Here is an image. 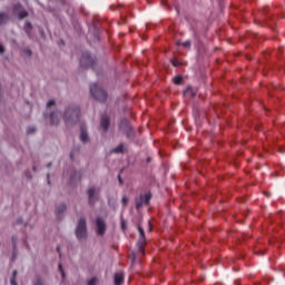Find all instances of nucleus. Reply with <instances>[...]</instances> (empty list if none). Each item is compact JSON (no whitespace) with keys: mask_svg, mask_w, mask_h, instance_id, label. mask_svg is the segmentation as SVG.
<instances>
[{"mask_svg":"<svg viewBox=\"0 0 285 285\" xmlns=\"http://www.w3.org/2000/svg\"><path fill=\"white\" fill-rule=\"evenodd\" d=\"M30 130H31V132H35V129H29L28 132H30Z\"/></svg>","mask_w":285,"mask_h":285,"instance_id":"nucleus-31","label":"nucleus"},{"mask_svg":"<svg viewBox=\"0 0 285 285\" xmlns=\"http://www.w3.org/2000/svg\"><path fill=\"white\" fill-rule=\"evenodd\" d=\"M90 92L94 99H96V101L104 102L106 101V99H108V94H106L104 89L99 87L97 83L91 85Z\"/></svg>","mask_w":285,"mask_h":285,"instance_id":"nucleus-2","label":"nucleus"},{"mask_svg":"<svg viewBox=\"0 0 285 285\" xmlns=\"http://www.w3.org/2000/svg\"><path fill=\"white\" fill-rule=\"evenodd\" d=\"M51 124L57 125L59 124V119H61V112L56 111L50 115Z\"/></svg>","mask_w":285,"mask_h":285,"instance_id":"nucleus-8","label":"nucleus"},{"mask_svg":"<svg viewBox=\"0 0 285 285\" xmlns=\"http://www.w3.org/2000/svg\"><path fill=\"white\" fill-rule=\"evenodd\" d=\"M66 210V205H61L60 208L58 209V213H63Z\"/></svg>","mask_w":285,"mask_h":285,"instance_id":"nucleus-24","label":"nucleus"},{"mask_svg":"<svg viewBox=\"0 0 285 285\" xmlns=\"http://www.w3.org/2000/svg\"><path fill=\"white\" fill-rule=\"evenodd\" d=\"M0 55H3V46L0 45Z\"/></svg>","mask_w":285,"mask_h":285,"instance_id":"nucleus-28","label":"nucleus"},{"mask_svg":"<svg viewBox=\"0 0 285 285\" xmlns=\"http://www.w3.org/2000/svg\"><path fill=\"white\" fill-rule=\"evenodd\" d=\"M173 81L176 86H180L181 81H184V78H181V76H176L174 77Z\"/></svg>","mask_w":285,"mask_h":285,"instance_id":"nucleus-16","label":"nucleus"},{"mask_svg":"<svg viewBox=\"0 0 285 285\" xmlns=\"http://www.w3.org/2000/svg\"><path fill=\"white\" fill-rule=\"evenodd\" d=\"M18 17H19V19H26V17H28V11L21 10V11L18 13Z\"/></svg>","mask_w":285,"mask_h":285,"instance_id":"nucleus-18","label":"nucleus"},{"mask_svg":"<svg viewBox=\"0 0 285 285\" xmlns=\"http://www.w3.org/2000/svg\"><path fill=\"white\" fill-rule=\"evenodd\" d=\"M79 108L78 107H69L66 109L63 114V119L67 126H72V124H77L79 121Z\"/></svg>","mask_w":285,"mask_h":285,"instance_id":"nucleus-1","label":"nucleus"},{"mask_svg":"<svg viewBox=\"0 0 285 285\" xmlns=\"http://www.w3.org/2000/svg\"><path fill=\"white\" fill-rule=\"evenodd\" d=\"M80 140L83 144L88 142V132L86 131V129L83 127L80 129Z\"/></svg>","mask_w":285,"mask_h":285,"instance_id":"nucleus-10","label":"nucleus"},{"mask_svg":"<svg viewBox=\"0 0 285 285\" xmlns=\"http://www.w3.org/2000/svg\"><path fill=\"white\" fill-rule=\"evenodd\" d=\"M99 283V279L97 277H94L88 281L87 285H97Z\"/></svg>","mask_w":285,"mask_h":285,"instance_id":"nucleus-19","label":"nucleus"},{"mask_svg":"<svg viewBox=\"0 0 285 285\" xmlns=\"http://www.w3.org/2000/svg\"><path fill=\"white\" fill-rule=\"evenodd\" d=\"M184 95H185L186 97H195L197 94L195 92V90L193 89V87H188V88L185 90Z\"/></svg>","mask_w":285,"mask_h":285,"instance_id":"nucleus-12","label":"nucleus"},{"mask_svg":"<svg viewBox=\"0 0 285 285\" xmlns=\"http://www.w3.org/2000/svg\"><path fill=\"white\" fill-rule=\"evenodd\" d=\"M59 271H60L62 277H65V276H66V273H63V267H62L61 265H59Z\"/></svg>","mask_w":285,"mask_h":285,"instance_id":"nucleus-25","label":"nucleus"},{"mask_svg":"<svg viewBox=\"0 0 285 285\" xmlns=\"http://www.w3.org/2000/svg\"><path fill=\"white\" fill-rule=\"evenodd\" d=\"M76 236H77V239H79L80 242L86 239V237H88L85 218L79 219L77 228H76Z\"/></svg>","mask_w":285,"mask_h":285,"instance_id":"nucleus-3","label":"nucleus"},{"mask_svg":"<svg viewBox=\"0 0 285 285\" xmlns=\"http://www.w3.org/2000/svg\"><path fill=\"white\" fill-rule=\"evenodd\" d=\"M171 63L173 66H179V62H177V60H173Z\"/></svg>","mask_w":285,"mask_h":285,"instance_id":"nucleus-27","label":"nucleus"},{"mask_svg":"<svg viewBox=\"0 0 285 285\" xmlns=\"http://www.w3.org/2000/svg\"><path fill=\"white\" fill-rule=\"evenodd\" d=\"M138 232H139L140 238L137 243V246L139 252L144 253V249L146 247V233L144 232V228H141V226H138Z\"/></svg>","mask_w":285,"mask_h":285,"instance_id":"nucleus-5","label":"nucleus"},{"mask_svg":"<svg viewBox=\"0 0 285 285\" xmlns=\"http://www.w3.org/2000/svg\"><path fill=\"white\" fill-rule=\"evenodd\" d=\"M51 106H55V100H49L47 104V107L50 108Z\"/></svg>","mask_w":285,"mask_h":285,"instance_id":"nucleus-23","label":"nucleus"},{"mask_svg":"<svg viewBox=\"0 0 285 285\" xmlns=\"http://www.w3.org/2000/svg\"><path fill=\"white\" fill-rule=\"evenodd\" d=\"M131 259H132V262H135V254H132Z\"/></svg>","mask_w":285,"mask_h":285,"instance_id":"nucleus-30","label":"nucleus"},{"mask_svg":"<svg viewBox=\"0 0 285 285\" xmlns=\"http://www.w3.org/2000/svg\"><path fill=\"white\" fill-rule=\"evenodd\" d=\"M111 153H124V144H120L118 147L114 148Z\"/></svg>","mask_w":285,"mask_h":285,"instance_id":"nucleus-17","label":"nucleus"},{"mask_svg":"<svg viewBox=\"0 0 285 285\" xmlns=\"http://www.w3.org/2000/svg\"><path fill=\"white\" fill-rule=\"evenodd\" d=\"M124 283V274L122 273H117L115 275V284L116 285H121Z\"/></svg>","mask_w":285,"mask_h":285,"instance_id":"nucleus-11","label":"nucleus"},{"mask_svg":"<svg viewBox=\"0 0 285 285\" xmlns=\"http://www.w3.org/2000/svg\"><path fill=\"white\" fill-rule=\"evenodd\" d=\"M150 199H153V194L147 193V194L142 195V202H144V204H149V203H150Z\"/></svg>","mask_w":285,"mask_h":285,"instance_id":"nucleus-13","label":"nucleus"},{"mask_svg":"<svg viewBox=\"0 0 285 285\" xmlns=\"http://www.w3.org/2000/svg\"><path fill=\"white\" fill-rule=\"evenodd\" d=\"M35 285H43V282H41V279L38 278V279L36 281V283H35Z\"/></svg>","mask_w":285,"mask_h":285,"instance_id":"nucleus-26","label":"nucleus"},{"mask_svg":"<svg viewBox=\"0 0 285 285\" xmlns=\"http://www.w3.org/2000/svg\"><path fill=\"white\" fill-rule=\"evenodd\" d=\"M27 28H32V26L30 23H27Z\"/></svg>","mask_w":285,"mask_h":285,"instance_id":"nucleus-29","label":"nucleus"},{"mask_svg":"<svg viewBox=\"0 0 285 285\" xmlns=\"http://www.w3.org/2000/svg\"><path fill=\"white\" fill-rule=\"evenodd\" d=\"M96 233L97 235H100V237L106 235V220H104L101 217L96 219Z\"/></svg>","mask_w":285,"mask_h":285,"instance_id":"nucleus-4","label":"nucleus"},{"mask_svg":"<svg viewBox=\"0 0 285 285\" xmlns=\"http://www.w3.org/2000/svg\"><path fill=\"white\" fill-rule=\"evenodd\" d=\"M99 193H101L100 187H91L88 189V195H89V202L92 204V202H99Z\"/></svg>","mask_w":285,"mask_h":285,"instance_id":"nucleus-6","label":"nucleus"},{"mask_svg":"<svg viewBox=\"0 0 285 285\" xmlns=\"http://www.w3.org/2000/svg\"><path fill=\"white\" fill-rule=\"evenodd\" d=\"M183 46H184V48H190V41H185V42L183 43Z\"/></svg>","mask_w":285,"mask_h":285,"instance_id":"nucleus-22","label":"nucleus"},{"mask_svg":"<svg viewBox=\"0 0 285 285\" xmlns=\"http://www.w3.org/2000/svg\"><path fill=\"white\" fill-rule=\"evenodd\" d=\"M128 202H129L128 196H124V197H122V204H124V206H128Z\"/></svg>","mask_w":285,"mask_h":285,"instance_id":"nucleus-21","label":"nucleus"},{"mask_svg":"<svg viewBox=\"0 0 285 285\" xmlns=\"http://www.w3.org/2000/svg\"><path fill=\"white\" fill-rule=\"evenodd\" d=\"M100 126H101V128H104V130H108V128L110 126V119L108 117L104 116L101 118Z\"/></svg>","mask_w":285,"mask_h":285,"instance_id":"nucleus-9","label":"nucleus"},{"mask_svg":"<svg viewBox=\"0 0 285 285\" xmlns=\"http://www.w3.org/2000/svg\"><path fill=\"white\" fill-rule=\"evenodd\" d=\"M8 21V14L0 13V26H3Z\"/></svg>","mask_w":285,"mask_h":285,"instance_id":"nucleus-15","label":"nucleus"},{"mask_svg":"<svg viewBox=\"0 0 285 285\" xmlns=\"http://www.w3.org/2000/svg\"><path fill=\"white\" fill-rule=\"evenodd\" d=\"M80 66L82 68H90L95 66V58L90 57L88 53H85L80 60Z\"/></svg>","mask_w":285,"mask_h":285,"instance_id":"nucleus-7","label":"nucleus"},{"mask_svg":"<svg viewBox=\"0 0 285 285\" xmlns=\"http://www.w3.org/2000/svg\"><path fill=\"white\" fill-rule=\"evenodd\" d=\"M144 195H140L139 199L136 200V208L137 210H139V208H141V206H144Z\"/></svg>","mask_w":285,"mask_h":285,"instance_id":"nucleus-14","label":"nucleus"},{"mask_svg":"<svg viewBox=\"0 0 285 285\" xmlns=\"http://www.w3.org/2000/svg\"><path fill=\"white\" fill-rule=\"evenodd\" d=\"M12 278H11V285H17V281L14 279L17 277V271L12 272Z\"/></svg>","mask_w":285,"mask_h":285,"instance_id":"nucleus-20","label":"nucleus"}]
</instances>
